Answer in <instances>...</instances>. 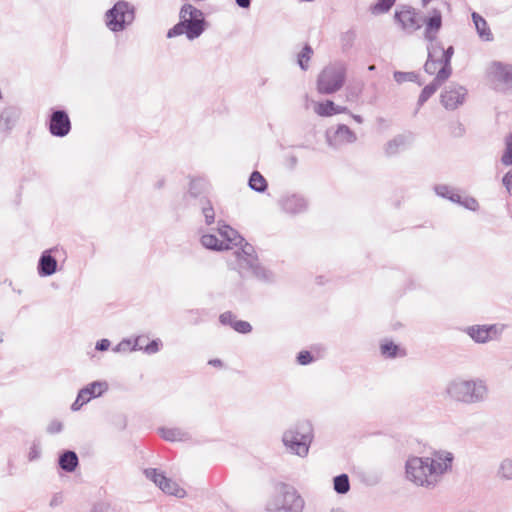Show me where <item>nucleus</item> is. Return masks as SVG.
Returning <instances> with one entry per match:
<instances>
[{
  "instance_id": "50",
  "label": "nucleus",
  "mask_w": 512,
  "mask_h": 512,
  "mask_svg": "<svg viewBox=\"0 0 512 512\" xmlns=\"http://www.w3.org/2000/svg\"><path fill=\"white\" fill-rule=\"evenodd\" d=\"M86 402H83L82 399H79V395L77 396L76 400L74 401V403L72 404L71 406V409L73 411H77L79 410Z\"/></svg>"
},
{
  "instance_id": "6",
  "label": "nucleus",
  "mask_w": 512,
  "mask_h": 512,
  "mask_svg": "<svg viewBox=\"0 0 512 512\" xmlns=\"http://www.w3.org/2000/svg\"><path fill=\"white\" fill-rule=\"evenodd\" d=\"M239 245L241 247L237 251H235L239 269L241 271L247 270L251 272V274L260 281H272L273 274L269 270L260 265L258 258L255 254L254 247L247 242H243L242 244Z\"/></svg>"
},
{
  "instance_id": "58",
  "label": "nucleus",
  "mask_w": 512,
  "mask_h": 512,
  "mask_svg": "<svg viewBox=\"0 0 512 512\" xmlns=\"http://www.w3.org/2000/svg\"><path fill=\"white\" fill-rule=\"evenodd\" d=\"M330 512H344L341 508L332 509Z\"/></svg>"
},
{
  "instance_id": "35",
  "label": "nucleus",
  "mask_w": 512,
  "mask_h": 512,
  "mask_svg": "<svg viewBox=\"0 0 512 512\" xmlns=\"http://www.w3.org/2000/svg\"><path fill=\"white\" fill-rule=\"evenodd\" d=\"M313 54V50L310 45L306 44L302 51L298 55V64L302 70L308 69V62Z\"/></svg>"
},
{
  "instance_id": "25",
  "label": "nucleus",
  "mask_w": 512,
  "mask_h": 512,
  "mask_svg": "<svg viewBox=\"0 0 512 512\" xmlns=\"http://www.w3.org/2000/svg\"><path fill=\"white\" fill-rule=\"evenodd\" d=\"M59 466L66 472H73L78 466V456L74 451H65L59 457Z\"/></svg>"
},
{
  "instance_id": "30",
  "label": "nucleus",
  "mask_w": 512,
  "mask_h": 512,
  "mask_svg": "<svg viewBox=\"0 0 512 512\" xmlns=\"http://www.w3.org/2000/svg\"><path fill=\"white\" fill-rule=\"evenodd\" d=\"M199 205L201 207L202 213L205 217V222L207 225H210L214 222L215 212L214 208L211 204V201L205 197L200 198Z\"/></svg>"
},
{
  "instance_id": "24",
  "label": "nucleus",
  "mask_w": 512,
  "mask_h": 512,
  "mask_svg": "<svg viewBox=\"0 0 512 512\" xmlns=\"http://www.w3.org/2000/svg\"><path fill=\"white\" fill-rule=\"evenodd\" d=\"M442 66L443 62L441 58L435 53V51L431 47H428V59L424 65L425 72L430 75H437L438 71Z\"/></svg>"
},
{
  "instance_id": "5",
  "label": "nucleus",
  "mask_w": 512,
  "mask_h": 512,
  "mask_svg": "<svg viewBox=\"0 0 512 512\" xmlns=\"http://www.w3.org/2000/svg\"><path fill=\"white\" fill-rule=\"evenodd\" d=\"M313 440V428L309 421H300L287 429L282 436L286 449L299 457H306Z\"/></svg>"
},
{
  "instance_id": "4",
  "label": "nucleus",
  "mask_w": 512,
  "mask_h": 512,
  "mask_svg": "<svg viewBox=\"0 0 512 512\" xmlns=\"http://www.w3.org/2000/svg\"><path fill=\"white\" fill-rule=\"evenodd\" d=\"M305 501L298 491L286 483H277L266 502L268 512H303Z\"/></svg>"
},
{
  "instance_id": "14",
  "label": "nucleus",
  "mask_w": 512,
  "mask_h": 512,
  "mask_svg": "<svg viewBox=\"0 0 512 512\" xmlns=\"http://www.w3.org/2000/svg\"><path fill=\"white\" fill-rule=\"evenodd\" d=\"M431 48L443 62V66L438 71V73H440V78H449L452 74L451 58L454 54V48L449 46L447 49H444L440 43L432 44Z\"/></svg>"
},
{
  "instance_id": "31",
  "label": "nucleus",
  "mask_w": 512,
  "mask_h": 512,
  "mask_svg": "<svg viewBox=\"0 0 512 512\" xmlns=\"http://www.w3.org/2000/svg\"><path fill=\"white\" fill-rule=\"evenodd\" d=\"M333 488L338 494H346L350 490V481L347 474H340L333 479Z\"/></svg>"
},
{
  "instance_id": "20",
  "label": "nucleus",
  "mask_w": 512,
  "mask_h": 512,
  "mask_svg": "<svg viewBox=\"0 0 512 512\" xmlns=\"http://www.w3.org/2000/svg\"><path fill=\"white\" fill-rule=\"evenodd\" d=\"M411 140H412L411 135H403V134L397 135L392 140L387 142V144L385 146V153L388 156L395 155L401 149H404L405 147H407L410 144Z\"/></svg>"
},
{
  "instance_id": "33",
  "label": "nucleus",
  "mask_w": 512,
  "mask_h": 512,
  "mask_svg": "<svg viewBox=\"0 0 512 512\" xmlns=\"http://www.w3.org/2000/svg\"><path fill=\"white\" fill-rule=\"evenodd\" d=\"M497 475L503 480H512V457L505 458L500 462Z\"/></svg>"
},
{
  "instance_id": "36",
  "label": "nucleus",
  "mask_w": 512,
  "mask_h": 512,
  "mask_svg": "<svg viewBox=\"0 0 512 512\" xmlns=\"http://www.w3.org/2000/svg\"><path fill=\"white\" fill-rule=\"evenodd\" d=\"M396 0H378L376 4L371 7L373 14H381L388 12L394 5Z\"/></svg>"
},
{
  "instance_id": "15",
  "label": "nucleus",
  "mask_w": 512,
  "mask_h": 512,
  "mask_svg": "<svg viewBox=\"0 0 512 512\" xmlns=\"http://www.w3.org/2000/svg\"><path fill=\"white\" fill-rule=\"evenodd\" d=\"M279 205L283 211L290 214L301 213L307 208L306 200L302 196L296 194L283 196L279 200Z\"/></svg>"
},
{
  "instance_id": "49",
  "label": "nucleus",
  "mask_w": 512,
  "mask_h": 512,
  "mask_svg": "<svg viewBox=\"0 0 512 512\" xmlns=\"http://www.w3.org/2000/svg\"><path fill=\"white\" fill-rule=\"evenodd\" d=\"M110 346V341L108 339H102L97 342L96 349L99 351H106Z\"/></svg>"
},
{
  "instance_id": "56",
  "label": "nucleus",
  "mask_w": 512,
  "mask_h": 512,
  "mask_svg": "<svg viewBox=\"0 0 512 512\" xmlns=\"http://www.w3.org/2000/svg\"><path fill=\"white\" fill-rule=\"evenodd\" d=\"M290 162H291L292 166H295L296 163H297V158L295 156H291L290 157Z\"/></svg>"
},
{
  "instance_id": "28",
  "label": "nucleus",
  "mask_w": 512,
  "mask_h": 512,
  "mask_svg": "<svg viewBox=\"0 0 512 512\" xmlns=\"http://www.w3.org/2000/svg\"><path fill=\"white\" fill-rule=\"evenodd\" d=\"M159 432L167 441H183L188 438V433L180 428H160Z\"/></svg>"
},
{
  "instance_id": "45",
  "label": "nucleus",
  "mask_w": 512,
  "mask_h": 512,
  "mask_svg": "<svg viewBox=\"0 0 512 512\" xmlns=\"http://www.w3.org/2000/svg\"><path fill=\"white\" fill-rule=\"evenodd\" d=\"M40 457V447L38 444L33 443V445L30 447V451L28 454V458L30 461L36 460Z\"/></svg>"
},
{
  "instance_id": "34",
  "label": "nucleus",
  "mask_w": 512,
  "mask_h": 512,
  "mask_svg": "<svg viewBox=\"0 0 512 512\" xmlns=\"http://www.w3.org/2000/svg\"><path fill=\"white\" fill-rule=\"evenodd\" d=\"M435 192L437 195L448 198L452 202L459 203L461 196L457 193H454L448 186L446 185H437L435 186Z\"/></svg>"
},
{
  "instance_id": "32",
  "label": "nucleus",
  "mask_w": 512,
  "mask_h": 512,
  "mask_svg": "<svg viewBox=\"0 0 512 512\" xmlns=\"http://www.w3.org/2000/svg\"><path fill=\"white\" fill-rule=\"evenodd\" d=\"M141 341H142L141 337L136 338L131 350H142L143 349L147 354H154L159 351V347L161 344L160 340H152L146 346H143Z\"/></svg>"
},
{
  "instance_id": "10",
  "label": "nucleus",
  "mask_w": 512,
  "mask_h": 512,
  "mask_svg": "<svg viewBox=\"0 0 512 512\" xmlns=\"http://www.w3.org/2000/svg\"><path fill=\"white\" fill-rule=\"evenodd\" d=\"M146 477L153 481L164 493L173 495L179 498L185 496L186 492L183 488L173 480L167 478L163 473L157 469L148 468L144 471Z\"/></svg>"
},
{
  "instance_id": "8",
  "label": "nucleus",
  "mask_w": 512,
  "mask_h": 512,
  "mask_svg": "<svg viewBox=\"0 0 512 512\" xmlns=\"http://www.w3.org/2000/svg\"><path fill=\"white\" fill-rule=\"evenodd\" d=\"M179 18L186 26V37L189 40L198 38L205 30V18L203 12L192 4H184L179 12Z\"/></svg>"
},
{
  "instance_id": "22",
  "label": "nucleus",
  "mask_w": 512,
  "mask_h": 512,
  "mask_svg": "<svg viewBox=\"0 0 512 512\" xmlns=\"http://www.w3.org/2000/svg\"><path fill=\"white\" fill-rule=\"evenodd\" d=\"M314 110L319 116L328 117L335 114L345 113L347 108L335 105L333 101L327 100L322 103H317Z\"/></svg>"
},
{
  "instance_id": "11",
  "label": "nucleus",
  "mask_w": 512,
  "mask_h": 512,
  "mask_svg": "<svg viewBox=\"0 0 512 512\" xmlns=\"http://www.w3.org/2000/svg\"><path fill=\"white\" fill-rule=\"evenodd\" d=\"M467 96V89L459 84H450L441 93V103L447 110H455L462 105Z\"/></svg>"
},
{
  "instance_id": "47",
  "label": "nucleus",
  "mask_w": 512,
  "mask_h": 512,
  "mask_svg": "<svg viewBox=\"0 0 512 512\" xmlns=\"http://www.w3.org/2000/svg\"><path fill=\"white\" fill-rule=\"evenodd\" d=\"M501 162L506 166L512 165V147L506 148L501 158Z\"/></svg>"
},
{
  "instance_id": "38",
  "label": "nucleus",
  "mask_w": 512,
  "mask_h": 512,
  "mask_svg": "<svg viewBox=\"0 0 512 512\" xmlns=\"http://www.w3.org/2000/svg\"><path fill=\"white\" fill-rule=\"evenodd\" d=\"M399 347L393 342H386L381 345V353L385 357L394 358L397 356Z\"/></svg>"
},
{
  "instance_id": "37",
  "label": "nucleus",
  "mask_w": 512,
  "mask_h": 512,
  "mask_svg": "<svg viewBox=\"0 0 512 512\" xmlns=\"http://www.w3.org/2000/svg\"><path fill=\"white\" fill-rule=\"evenodd\" d=\"M207 187L205 181L201 179L193 180L190 183L189 193L193 197H198Z\"/></svg>"
},
{
  "instance_id": "59",
  "label": "nucleus",
  "mask_w": 512,
  "mask_h": 512,
  "mask_svg": "<svg viewBox=\"0 0 512 512\" xmlns=\"http://www.w3.org/2000/svg\"><path fill=\"white\" fill-rule=\"evenodd\" d=\"M374 69H375L374 65L369 66V70H374Z\"/></svg>"
},
{
  "instance_id": "48",
  "label": "nucleus",
  "mask_w": 512,
  "mask_h": 512,
  "mask_svg": "<svg viewBox=\"0 0 512 512\" xmlns=\"http://www.w3.org/2000/svg\"><path fill=\"white\" fill-rule=\"evenodd\" d=\"M62 430V424L61 422H52L49 426L47 431L49 433H58Z\"/></svg>"
},
{
  "instance_id": "53",
  "label": "nucleus",
  "mask_w": 512,
  "mask_h": 512,
  "mask_svg": "<svg viewBox=\"0 0 512 512\" xmlns=\"http://www.w3.org/2000/svg\"><path fill=\"white\" fill-rule=\"evenodd\" d=\"M512 147V133L506 137V148Z\"/></svg>"
},
{
  "instance_id": "40",
  "label": "nucleus",
  "mask_w": 512,
  "mask_h": 512,
  "mask_svg": "<svg viewBox=\"0 0 512 512\" xmlns=\"http://www.w3.org/2000/svg\"><path fill=\"white\" fill-rule=\"evenodd\" d=\"M182 34H185L186 35V26L185 24L183 23V21L180 19V22L177 23L174 27H172L168 33H167V37L168 38H173V37H176V36H180Z\"/></svg>"
},
{
  "instance_id": "1",
  "label": "nucleus",
  "mask_w": 512,
  "mask_h": 512,
  "mask_svg": "<svg viewBox=\"0 0 512 512\" xmlns=\"http://www.w3.org/2000/svg\"><path fill=\"white\" fill-rule=\"evenodd\" d=\"M453 454L435 451L431 457H412L406 461V477L420 487L434 488L441 477L451 469Z\"/></svg>"
},
{
  "instance_id": "23",
  "label": "nucleus",
  "mask_w": 512,
  "mask_h": 512,
  "mask_svg": "<svg viewBox=\"0 0 512 512\" xmlns=\"http://www.w3.org/2000/svg\"><path fill=\"white\" fill-rule=\"evenodd\" d=\"M448 78H440V73H437L434 80L426 85L423 90L421 91V94L418 99V105L422 106L444 83Z\"/></svg>"
},
{
  "instance_id": "41",
  "label": "nucleus",
  "mask_w": 512,
  "mask_h": 512,
  "mask_svg": "<svg viewBox=\"0 0 512 512\" xmlns=\"http://www.w3.org/2000/svg\"><path fill=\"white\" fill-rule=\"evenodd\" d=\"M233 329L239 333L247 334L251 332L252 326L247 321L236 320L233 323Z\"/></svg>"
},
{
  "instance_id": "17",
  "label": "nucleus",
  "mask_w": 512,
  "mask_h": 512,
  "mask_svg": "<svg viewBox=\"0 0 512 512\" xmlns=\"http://www.w3.org/2000/svg\"><path fill=\"white\" fill-rule=\"evenodd\" d=\"M108 389L106 382L95 381L82 388L79 393V399L83 402H89L92 398L101 396Z\"/></svg>"
},
{
  "instance_id": "46",
  "label": "nucleus",
  "mask_w": 512,
  "mask_h": 512,
  "mask_svg": "<svg viewBox=\"0 0 512 512\" xmlns=\"http://www.w3.org/2000/svg\"><path fill=\"white\" fill-rule=\"evenodd\" d=\"M505 188L512 193V169L509 170L502 179Z\"/></svg>"
},
{
  "instance_id": "18",
  "label": "nucleus",
  "mask_w": 512,
  "mask_h": 512,
  "mask_svg": "<svg viewBox=\"0 0 512 512\" xmlns=\"http://www.w3.org/2000/svg\"><path fill=\"white\" fill-rule=\"evenodd\" d=\"M218 231L221 237V241H224V244H229V249L233 248L234 246H238L245 241L244 238L235 229L228 225H222L218 228Z\"/></svg>"
},
{
  "instance_id": "27",
  "label": "nucleus",
  "mask_w": 512,
  "mask_h": 512,
  "mask_svg": "<svg viewBox=\"0 0 512 512\" xmlns=\"http://www.w3.org/2000/svg\"><path fill=\"white\" fill-rule=\"evenodd\" d=\"M356 139V134L347 125L341 124L335 131V140L339 143H353Z\"/></svg>"
},
{
  "instance_id": "7",
  "label": "nucleus",
  "mask_w": 512,
  "mask_h": 512,
  "mask_svg": "<svg viewBox=\"0 0 512 512\" xmlns=\"http://www.w3.org/2000/svg\"><path fill=\"white\" fill-rule=\"evenodd\" d=\"M346 67L343 63H334L325 67L318 76L317 89L321 94H332L344 84Z\"/></svg>"
},
{
  "instance_id": "21",
  "label": "nucleus",
  "mask_w": 512,
  "mask_h": 512,
  "mask_svg": "<svg viewBox=\"0 0 512 512\" xmlns=\"http://www.w3.org/2000/svg\"><path fill=\"white\" fill-rule=\"evenodd\" d=\"M57 269V261L56 259L49 254L48 251H45L38 263V273L40 276H50L56 272Z\"/></svg>"
},
{
  "instance_id": "19",
  "label": "nucleus",
  "mask_w": 512,
  "mask_h": 512,
  "mask_svg": "<svg viewBox=\"0 0 512 512\" xmlns=\"http://www.w3.org/2000/svg\"><path fill=\"white\" fill-rule=\"evenodd\" d=\"M472 20L481 40L490 42L493 40V34L487 21L477 12L472 13Z\"/></svg>"
},
{
  "instance_id": "9",
  "label": "nucleus",
  "mask_w": 512,
  "mask_h": 512,
  "mask_svg": "<svg viewBox=\"0 0 512 512\" xmlns=\"http://www.w3.org/2000/svg\"><path fill=\"white\" fill-rule=\"evenodd\" d=\"M134 20V9L128 2L118 1L106 13V24L111 31H122Z\"/></svg>"
},
{
  "instance_id": "55",
  "label": "nucleus",
  "mask_w": 512,
  "mask_h": 512,
  "mask_svg": "<svg viewBox=\"0 0 512 512\" xmlns=\"http://www.w3.org/2000/svg\"><path fill=\"white\" fill-rule=\"evenodd\" d=\"M352 117L358 123H362L363 122V118L360 115H352Z\"/></svg>"
},
{
  "instance_id": "13",
  "label": "nucleus",
  "mask_w": 512,
  "mask_h": 512,
  "mask_svg": "<svg viewBox=\"0 0 512 512\" xmlns=\"http://www.w3.org/2000/svg\"><path fill=\"white\" fill-rule=\"evenodd\" d=\"M492 77L503 84V88L512 92V65L493 62L490 66Z\"/></svg>"
},
{
  "instance_id": "54",
  "label": "nucleus",
  "mask_w": 512,
  "mask_h": 512,
  "mask_svg": "<svg viewBox=\"0 0 512 512\" xmlns=\"http://www.w3.org/2000/svg\"><path fill=\"white\" fill-rule=\"evenodd\" d=\"M209 364H210V365H213V366H221V365H222V362H221V360H219V359H213V360H210V361H209Z\"/></svg>"
},
{
  "instance_id": "57",
  "label": "nucleus",
  "mask_w": 512,
  "mask_h": 512,
  "mask_svg": "<svg viewBox=\"0 0 512 512\" xmlns=\"http://www.w3.org/2000/svg\"><path fill=\"white\" fill-rule=\"evenodd\" d=\"M432 0H421L422 6L426 7Z\"/></svg>"
},
{
  "instance_id": "43",
  "label": "nucleus",
  "mask_w": 512,
  "mask_h": 512,
  "mask_svg": "<svg viewBox=\"0 0 512 512\" xmlns=\"http://www.w3.org/2000/svg\"><path fill=\"white\" fill-rule=\"evenodd\" d=\"M300 365H307L313 361V357L309 351H301L297 356Z\"/></svg>"
},
{
  "instance_id": "44",
  "label": "nucleus",
  "mask_w": 512,
  "mask_h": 512,
  "mask_svg": "<svg viewBox=\"0 0 512 512\" xmlns=\"http://www.w3.org/2000/svg\"><path fill=\"white\" fill-rule=\"evenodd\" d=\"M459 203L462 204L467 209H470V210H473V211L478 208V202L474 198H471V197H466L464 199V201L460 200Z\"/></svg>"
},
{
  "instance_id": "16",
  "label": "nucleus",
  "mask_w": 512,
  "mask_h": 512,
  "mask_svg": "<svg viewBox=\"0 0 512 512\" xmlns=\"http://www.w3.org/2000/svg\"><path fill=\"white\" fill-rule=\"evenodd\" d=\"M494 325H475L466 329L467 334L477 343H486L492 339L491 332H495Z\"/></svg>"
},
{
  "instance_id": "39",
  "label": "nucleus",
  "mask_w": 512,
  "mask_h": 512,
  "mask_svg": "<svg viewBox=\"0 0 512 512\" xmlns=\"http://www.w3.org/2000/svg\"><path fill=\"white\" fill-rule=\"evenodd\" d=\"M417 78V75L413 72H400L396 71L394 73V79L397 83H403V82H413Z\"/></svg>"
},
{
  "instance_id": "52",
  "label": "nucleus",
  "mask_w": 512,
  "mask_h": 512,
  "mask_svg": "<svg viewBox=\"0 0 512 512\" xmlns=\"http://www.w3.org/2000/svg\"><path fill=\"white\" fill-rule=\"evenodd\" d=\"M130 345V341L123 340L120 342L117 347L115 348V351L125 350Z\"/></svg>"
},
{
  "instance_id": "3",
  "label": "nucleus",
  "mask_w": 512,
  "mask_h": 512,
  "mask_svg": "<svg viewBox=\"0 0 512 512\" xmlns=\"http://www.w3.org/2000/svg\"><path fill=\"white\" fill-rule=\"evenodd\" d=\"M488 389L481 379H454L450 381L446 388V396L455 402L464 404H476L486 399Z\"/></svg>"
},
{
  "instance_id": "29",
  "label": "nucleus",
  "mask_w": 512,
  "mask_h": 512,
  "mask_svg": "<svg viewBox=\"0 0 512 512\" xmlns=\"http://www.w3.org/2000/svg\"><path fill=\"white\" fill-rule=\"evenodd\" d=\"M248 185L252 190L259 193H262L267 189V181L258 171L252 172Z\"/></svg>"
},
{
  "instance_id": "12",
  "label": "nucleus",
  "mask_w": 512,
  "mask_h": 512,
  "mask_svg": "<svg viewBox=\"0 0 512 512\" xmlns=\"http://www.w3.org/2000/svg\"><path fill=\"white\" fill-rule=\"evenodd\" d=\"M71 130V122L64 110H54L50 116L49 131L53 136L64 137Z\"/></svg>"
},
{
  "instance_id": "2",
  "label": "nucleus",
  "mask_w": 512,
  "mask_h": 512,
  "mask_svg": "<svg viewBox=\"0 0 512 512\" xmlns=\"http://www.w3.org/2000/svg\"><path fill=\"white\" fill-rule=\"evenodd\" d=\"M394 20L409 35L425 25L424 38L431 43L436 40L437 34L442 28V13L436 8L431 9L426 18H422L417 9L409 5H403L395 11Z\"/></svg>"
},
{
  "instance_id": "42",
  "label": "nucleus",
  "mask_w": 512,
  "mask_h": 512,
  "mask_svg": "<svg viewBox=\"0 0 512 512\" xmlns=\"http://www.w3.org/2000/svg\"><path fill=\"white\" fill-rule=\"evenodd\" d=\"M219 320L223 325H230L233 328V323L236 321V317L233 313L228 311L222 313L219 317Z\"/></svg>"
},
{
  "instance_id": "26",
  "label": "nucleus",
  "mask_w": 512,
  "mask_h": 512,
  "mask_svg": "<svg viewBox=\"0 0 512 512\" xmlns=\"http://www.w3.org/2000/svg\"><path fill=\"white\" fill-rule=\"evenodd\" d=\"M201 243L205 248L212 250H227L229 249V244H224V241H221L214 234H205L201 237Z\"/></svg>"
},
{
  "instance_id": "51",
  "label": "nucleus",
  "mask_w": 512,
  "mask_h": 512,
  "mask_svg": "<svg viewBox=\"0 0 512 512\" xmlns=\"http://www.w3.org/2000/svg\"><path fill=\"white\" fill-rule=\"evenodd\" d=\"M236 4L241 8H249L251 5V0H235Z\"/></svg>"
}]
</instances>
